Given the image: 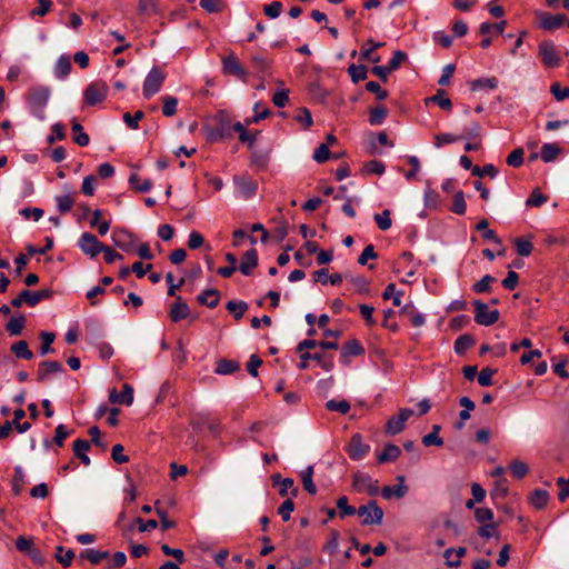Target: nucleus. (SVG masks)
Listing matches in <instances>:
<instances>
[{"mask_svg": "<svg viewBox=\"0 0 569 569\" xmlns=\"http://www.w3.org/2000/svg\"><path fill=\"white\" fill-rule=\"evenodd\" d=\"M51 91L46 86L31 87L26 96L29 110L39 120L44 119V109L48 106Z\"/></svg>", "mask_w": 569, "mask_h": 569, "instance_id": "nucleus-1", "label": "nucleus"}, {"mask_svg": "<svg viewBox=\"0 0 569 569\" xmlns=\"http://www.w3.org/2000/svg\"><path fill=\"white\" fill-rule=\"evenodd\" d=\"M109 92L108 84L102 80L90 82L83 91V101L87 106L93 107L106 100Z\"/></svg>", "mask_w": 569, "mask_h": 569, "instance_id": "nucleus-2", "label": "nucleus"}, {"mask_svg": "<svg viewBox=\"0 0 569 569\" xmlns=\"http://www.w3.org/2000/svg\"><path fill=\"white\" fill-rule=\"evenodd\" d=\"M53 295L51 289H41L38 291L22 290L18 297L11 300V306L19 308L26 302L30 307H36L40 301L50 299Z\"/></svg>", "mask_w": 569, "mask_h": 569, "instance_id": "nucleus-3", "label": "nucleus"}, {"mask_svg": "<svg viewBox=\"0 0 569 569\" xmlns=\"http://www.w3.org/2000/svg\"><path fill=\"white\" fill-rule=\"evenodd\" d=\"M232 136V123L227 112L221 111L216 117V124L209 130L211 141H221Z\"/></svg>", "mask_w": 569, "mask_h": 569, "instance_id": "nucleus-4", "label": "nucleus"}, {"mask_svg": "<svg viewBox=\"0 0 569 569\" xmlns=\"http://www.w3.org/2000/svg\"><path fill=\"white\" fill-rule=\"evenodd\" d=\"M164 72L160 68L153 67L144 78L142 86L143 97L146 99H150L158 93L164 82Z\"/></svg>", "mask_w": 569, "mask_h": 569, "instance_id": "nucleus-5", "label": "nucleus"}, {"mask_svg": "<svg viewBox=\"0 0 569 569\" xmlns=\"http://www.w3.org/2000/svg\"><path fill=\"white\" fill-rule=\"evenodd\" d=\"M113 244L126 253L136 252L138 238L126 229H114L111 233Z\"/></svg>", "mask_w": 569, "mask_h": 569, "instance_id": "nucleus-6", "label": "nucleus"}, {"mask_svg": "<svg viewBox=\"0 0 569 569\" xmlns=\"http://www.w3.org/2000/svg\"><path fill=\"white\" fill-rule=\"evenodd\" d=\"M104 246L106 244L99 241L98 238L90 232H83L78 240V247L80 250L91 259L101 253L102 250H104Z\"/></svg>", "mask_w": 569, "mask_h": 569, "instance_id": "nucleus-7", "label": "nucleus"}, {"mask_svg": "<svg viewBox=\"0 0 569 569\" xmlns=\"http://www.w3.org/2000/svg\"><path fill=\"white\" fill-rule=\"evenodd\" d=\"M473 306L475 321L478 325L489 327L498 321L500 313L497 309L490 310L488 305L480 300H475Z\"/></svg>", "mask_w": 569, "mask_h": 569, "instance_id": "nucleus-8", "label": "nucleus"}, {"mask_svg": "<svg viewBox=\"0 0 569 569\" xmlns=\"http://www.w3.org/2000/svg\"><path fill=\"white\" fill-rule=\"evenodd\" d=\"M221 64L222 72L224 74L236 77L242 81H247L248 72L241 66L234 52H230L229 54L222 57Z\"/></svg>", "mask_w": 569, "mask_h": 569, "instance_id": "nucleus-9", "label": "nucleus"}, {"mask_svg": "<svg viewBox=\"0 0 569 569\" xmlns=\"http://www.w3.org/2000/svg\"><path fill=\"white\" fill-rule=\"evenodd\" d=\"M357 513L362 517V525H380L383 518V510L376 501H369L367 505L360 506Z\"/></svg>", "mask_w": 569, "mask_h": 569, "instance_id": "nucleus-10", "label": "nucleus"}, {"mask_svg": "<svg viewBox=\"0 0 569 569\" xmlns=\"http://www.w3.org/2000/svg\"><path fill=\"white\" fill-rule=\"evenodd\" d=\"M233 183L237 196L244 200L252 198L258 190L257 181L248 174L234 176Z\"/></svg>", "mask_w": 569, "mask_h": 569, "instance_id": "nucleus-11", "label": "nucleus"}, {"mask_svg": "<svg viewBox=\"0 0 569 569\" xmlns=\"http://www.w3.org/2000/svg\"><path fill=\"white\" fill-rule=\"evenodd\" d=\"M413 415L411 409L405 408L397 416H392L386 423L385 431L389 436H396L405 429L406 421Z\"/></svg>", "mask_w": 569, "mask_h": 569, "instance_id": "nucleus-12", "label": "nucleus"}, {"mask_svg": "<svg viewBox=\"0 0 569 569\" xmlns=\"http://www.w3.org/2000/svg\"><path fill=\"white\" fill-rule=\"evenodd\" d=\"M369 451L370 446L363 442L362 437L359 433H355L346 447V452L349 458L356 461L365 458Z\"/></svg>", "mask_w": 569, "mask_h": 569, "instance_id": "nucleus-13", "label": "nucleus"}, {"mask_svg": "<svg viewBox=\"0 0 569 569\" xmlns=\"http://www.w3.org/2000/svg\"><path fill=\"white\" fill-rule=\"evenodd\" d=\"M538 49L545 66L555 68L560 64V58L557 53L556 46L551 40L541 41Z\"/></svg>", "mask_w": 569, "mask_h": 569, "instance_id": "nucleus-14", "label": "nucleus"}, {"mask_svg": "<svg viewBox=\"0 0 569 569\" xmlns=\"http://www.w3.org/2000/svg\"><path fill=\"white\" fill-rule=\"evenodd\" d=\"M536 16L539 18V27L546 31L557 30L566 22V16L563 13L551 14L538 11Z\"/></svg>", "mask_w": 569, "mask_h": 569, "instance_id": "nucleus-15", "label": "nucleus"}, {"mask_svg": "<svg viewBox=\"0 0 569 569\" xmlns=\"http://www.w3.org/2000/svg\"><path fill=\"white\" fill-rule=\"evenodd\" d=\"M352 487L356 491H365L370 496H375L378 492V488L373 485L371 477L366 473H356L352 479Z\"/></svg>", "mask_w": 569, "mask_h": 569, "instance_id": "nucleus-16", "label": "nucleus"}, {"mask_svg": "<svg viewBox=\"0 0 569 569\" xmlns=\"http://www.w3.org/2000/svg\"><path fill=\"white\" fill-rule=\"evenodd\" d=\"M300 358H301V361L298 365V367L301 370H305L307 368V363H305V361H303L305 359L316 360L319 363V366L326 371H330L333 368V357L332 356L327 357L321 353L305 352L301 355Z\"/></svg>", "mask_w": 569, "mask_h": 569, "instance_id": "nucleus-17", "label": "nucleus"}, {"mask_svg": "<svg viewBox=\"0 0 569 569\" xmlns=\"http://www.w3.org/2000/svg\"><path fill=\"white\" fill-rule=\"evenodd\" d=\"M109 401L111 403H124L131 406L133 402V388L129 383H124L122 391L117 392V389H112L109 393Z\"/></svg>", "mask_w": 569, "mask_h": 569, "instance_id": "nucleus-18", "label": "nucleus"}, {"mask_svg": "<svg viewBox=\"0 0 569 569\" xmlns=\"http://www.w3.org/2000/svg\"><path fill=\"white\" fill-rule=\"evenodd\" d=\"M397 481L398 483L395 486H386L382 488V497L385 499H390L391 497L400 499L406 496L408 487L405 485V476H398Z\"/></svg>", "mask_w": 569, "mask_h": 569, "instance_id": "nucleus-19", "label": "nucleus"}, {"mask_svg": "<svg viewBox=\"0 0 569 569\" xmlns=\"http://www.w3.org/2000/svg\"><path fill=\"white\" fill-rule=\"evenodd\" d=\"M63 371V367L58 361L46 360L39 363L38 381L43 382L50 375Z\"/></svg>", "mask_w": 569, "mask_h": 569, "instance_id": "nucleus-20", "label": "nucleus"}, {"mask_svg": "<svg viewBox=\"0 0 569 569\" xmlns=\"http://www.w3.org/2000/svg\"><path fill=\"white\" fill-rule=\"evenodd\" d=\"M258 266V253L256 249H250L241 258L239 270L244 276H250Z\"/></svg>", "mask_w": 569, "mask_h": 569, "instance_id": "nucleus-21", "label": "nucleus"}, {"mask_svg": "<svg viewBox=\"0 0 569 569\" xmlns=\"http://www.w3.org/2000/svg\"><path fill=\"white\" fill-rule=\"evenodd\" d=\"M190 315V309L186 302L182 301L181 297L172 303L169 316L173 322L187 319Z\"/></svg>", "mask_w": 569, "mask_h": 569, "instance_id": "nucleus-22", "label": "nucleus"}, {"mask_svg": "<svg viewBox=\"0 0 569 569\" xmlns=\"http://www.w3.org/2000/svg\"><path fill=\"white\" fill-rule=\"evenodd\" d=\"M71 59L68 54H61L54 64V77L59 80H64L71 71Z\"/></svg>", "mask_w": 569, "mask_h": 569, "instance_id": "nucleus-23", "label": "nucleus"}, {"mask_svg": "<svg viewBox=\"0 0 569 569\" xmlns=\"http://www.w3.org/2000/svg\"><path fill=\"white\" fill-rule=\"evenodd\" d=\"M363 353H365V348L362 347V345L358 340L352 339L345 343V346L342 347L340 357H341L342 361H348L349 357H358Z\"/></svg>", "mask_w": 569, "mask_h": 569, "instance_id": "nucleus-24", "label": "nucleus"}, {"mask_svg": "<svg viewBox=\"0 0 569 569\" xmlns=\"http://www.w3.org/2000/svg\"><path fill=\"white\" fill-rule=\"evenodd\" d=\"M197 301L213 309L219 305L220 292L217 289H206L197 297Z\"/></svg>", "mask_w": 569, "mask_h": 569, "instance_id": "nucleus-25", "label": "nucleus"}, {"mask_svg": "<svg viewBox=\"0 0 569 569\" xmlns=\"http://www.w3.org/2000/svg\"><path fill=\"white\" fill-rule=\"evenodd\" d=\"M400 455L401 450L398 446L388 443L385 446L383 450L377 455V461L379 463L392 462L396 461Z\"/></svg>", "mask_w": 569, "mask_h": 569, "instance_id": "nucleus-26", "label": "nucleus"}, {"mask_svg": "<svg viewBox=\"0 0 569 569\" xmlns=\"http://www.w3.org/2000/svg\"><path fill=\"white\" fill-rule=\"evenodd\" d=\"M467 549L465 547H459L457 549L449 548L443 552V557L446 559L447 566L451 568H457L461 563V558L466 555Z\"/></svg>", "mask_w": 569, "mask_h": 569, "instance_id": "nucleus-27", "label": "nucleus"}, {"mask_svg": "<svg viewBox=\"0 0 569 569\" xmlns=\"http://www.w3.org/2000/svg\"><path fill=\"white\" fill-rule=\"evenodd\" d=\"M80 559H86L92 565H99L102 560L109 559V551H101L93 548H87L79 555Z\"/></svg>", "mask_w": 569, "mask_h": 569, "instance_id": "nucleus-28", "label": "nucleus"}, {"mask_svg": "<svg viewBox=\"0 0 569 569\" xmlns=\"http://www.w3.org/2000/svg\"><path fill=\"white\" fill-rule=\"evenodd\" d=\"M499 81L496 77L479 78L470 82L471 91L495 90L498 88Z\"/></svg>", "mask_w": 569, "mask_h": 569, "instance_id": "nucleus-29", "label": "nucleus"}, {"mask_svg": "<svg viewBox=\"0 0 569 569\" xmlns=\"http://www.w3.org/2000/svg\"><path fill=\"white\" fill-rule=\"evenodd\" d=\"M343 278L340 273L328 274V270L322 268L315 272V281L327 284L330 282L332 286H338L342 282Z\"/></svg>", "mask_w": 569, "mask_h": 569, "instance_id": "nucleus-30", "label": "nucleus"}, {"mask_svg": "<svg viewBox=\"0 0 569 569\" xmlns=\"http://www.w3.org/2000/svg\"><path fill=\"white\" fill-rule=\"evenodd\" d=\"M89 448L90 443L87 440L77 439L73 442V452L76 457L79 458L84 466L90 465V458L87 456V451L89 450Z\"/></svg>", "mask_w": 569, "mask_h": 569, "instance_id": "nucleus-31", "label": "nucleus"}, {"mask_svg": "<svg viewBox=\"0 0 569 569\" xmlns=\"http://www.w3.org/2000/svg\"><path fill=\"white\" fill-rule=\"evenodd\" d=\"M10 349L11 352L14 353V356L19 359L30 360L33 358V353L24 340L12 343Z\"/></svg>", "mask_w": 569, "mask_h": 569, "instance_id": "nucleus-32", "label": "nucleus"}, {"mask_svg": "<svg viewBox=\"0 0 569 569\" xmlns=\"http://www.w3.org/2000/svg\"><path fill=\"white\" fill-rule=\"evenodd\" d=\"M129 183L131 188L138 192H148L152 188V181L150 179H141L137 173H132L129 177Z\"/></svg>", "mask_w": 569, "mask_h": 569, "instance_id": "nucleus-33", "label": "nucleus"}, {"mask_svg": "<svg viewBox=\"0 0 569 569\" xmlns=\"http://www.w3.org/2000/svg\"><path fill=\"white\" fill-rule=\"evenodd\" d=\"M561 149L556 143H545L540 149V158L543 162H552L556 160Z\"/></svg>", "mask_w": 569, "mask_h": 569, "instance_id": "nucleus-34", "label": "nucleus"}, {"mask_svg": "<svg viewBox=\"0 0 569 569\" xmlns=\"http://www.w3.org/2000/svg\"><path fill=\"white\" fill-rule=\"evenodd\" d=\"M72 132H73V141L80 146L86 147L90 142L89 136L83 131V127L76 120H72Z\"/></svg>", "mask_w": 569, "mask_h": 569, "instance_id": "nucleus-35", "label": "nucleus"}, {"mask_svg": "<svg viewBox=\"0 0 569 569\" xmlns=\"http://www.w3.org/2000/svg\"><path fill=\"white\" fill-rule=\"evenodd\" d=\"M26 323V318L20 315L18 317H12L8 323L6 325V329L10 336H19L21 335Z\"/></svg>", "mask_w": 569, "mask_h": 569, "instance_id": "nucleus-36", "label": "nucleus"}, {"mask_svg": "<svg viewBox=\"0 0 569 569\" xmlns=\"http://www.w3.org/2000/svg\"><path fill=\"white\" fill-rule=\"evenodd\" d=\"M313 477V467L309 466L301 472V481L303 489L308 491L310 495H316L317 487L312 480Z\"/></svg>", "mask_w": 569, "mask_h": 569, "instance_id": "nucleus-37", "label": "nucleus"}, {"mask_svg": "<svg viewBox=\"0 0 569 569\" xmlns=\"http://www.w3.org/2000/svg\"><path fill=\"white\" fill-rule=\"evenodd\" d=\"M549 501V493L546 490L536 489L530 496L531 505L537 509H542Z\"/></svg>", "mask_w": 569, "mask_h": 569, "instance_id": "nucleus-38", "label": "nucleus"}, {"mask_svg": "<svg viewBox=\"0 0 569 569\" xmlns=\"http://www.w3.org/2000/svg\"><path fill=\"white\" fill-rule=\"evenodd\" d=\"M239 369V365L236 361L221 359L217 362L214 372L218 375H231Z\"/></svg>", "mask_w": 569, "mask_h": 569, "instance_id": "nucleus-39", "label": "nucleus"}, {"mask_svg": "<svg viewBox=\"0 0 569 569\" xmlns=\"http://www.w3.org/2000/svg\"><path fill=\"white\" fill-rule=\"evenodd\" d=\"M337 508L339 509V516L341 519L357 513V509L349 505L347 496H341L338 498Z\"/></svg>", "mask_w": 569, "mask_h": 569, "instance_id": "nucleus-40", "label": "nucleus"}, {"mask_svg": "<svg viewBox=\"0 0 569 569\" xmlns=\"http://www.w3.org/2000/svg\"><path fill=\"white\" fill-rule=\"evenodd\" d=\"M496 281V278L491 274L483 276L479 281L472 284V290L476 293H485L491 291V284Z\"/></svg>", "mask_w": 569, "mask_h": 569, "instance_id": "nucleus-41", "label": "nucleus"}, {"mask_svg": "<svg viewBox=\"0 0 569 569\" xmlns=\"http://www.w3.org/2000/svg\"><path fill=\"white\" fill-rule=\"evenodd\" d=\"M227 310L231 312L236 320H240L248 309V305L244 301H228L226 306Z\"/></svg>", "mask_w": 569, "mask_h": 569, "instance_id": "nucleus-42", "label": "nucleus"}, {"mask_svg": "<svg viewBox=\"0 0 569 569\" xmlns=\"http://www.w3.org/2000/svg\"><path fill=\"white\" fill-rule=\"evenodd\" d=\"M387 114L388 110L382 106L371 108L369 111V123L371 126L381 124L385 121Z\"/></svg>", "mask_w": 569, "mask_h": 569, "instance_id": "nucleus-43", "label": "nucleus"}, {"mask_svg": "<svg viewBox=\"0 0 569 569\" xmlns=\"http://www.w3.org/2000/svg\"><path fill=\"white\" fill-rule=\"evenodd\" d=\"M54 338H56V335L53 332H48V331L40 332V339H41L40 355L41 356H46L49 352H53L51 345L53 343Z\"/></svg>", "mask_w": 569, "mask_h": 569, "instance_id": "nucleus-44", "label": "nucleus"}, {"mask_svg": "<svg viewBox=\"0 0 569 569\" xmlns=\"http://www.w3.org/2000/svg\"><path fill=\"white\" fill-rule=\"evenodd\" d=\"M506 26H507V21H505V20L497 22V23L482 22L480 24L479 31L482 36H486L490 32L501 34V33H503Z\"/></svg>", "mask_w": 569, "mask_h": 569, "instance_id": "nucleus-45", "label": "nucleus"}, {"mask_svg": "<svg viewBox=\"0 0 569 569\" xmlns=\"http://www.w3.org/2000/svg\"><path fill=\"white\" fill-rule=\"evenodd\" d=\"M382 46V42H375L373 40H368L361 51L362 59L371 60L372 62H378L380 60V57L377 56L373 58L372 53L376 49Z\"/></svg>", "mask_w": 569, "mask_h": 569, "instance_id": "nucleus-46", "label": "nucleus"}, {"mask_svg": "<svg viewBox=\"0 0 569 569\" xmlns=\"http://www.w3.org/2000/svg\"><path fill=\"white\" fill-rule=\"evenodd\" d=\"M513 244L517 253L521 257L530 256L533 249L532 242L525 238H516Z\"/></svg>", "mask_w": 569, "mask_h": 569, "instance_id": "nucleus-47", "label": "nucleus"}, {"mask_svg": "<svg viewBox=\"0 0 569 569\" xmlns=\"http://www.w3.org/2000/svg\"><path fill=\"white\" fill-rule=\"evenodd\" d=\"M56 558L63 567H69L74 558V552L71 549L66 550L62 546L56 548Z\"/></svg>", "mask_w": 569, "mask_h": 569, "instance_id": "nucleus-48", "label": "nucleus"}, {"mask_svg": "<svg viewBox=\"0 0 569 569\" xmlns=\"http://www.w3.org/2000/svg\"><path fill=\"white\" fill-rule=\"evenodd\" d=\"M475 343L470 335L459 336L455 341V351L458 355L465 353Z\"/></svg>", "mask_w": 569, "mask_h": 569, "instance_id": "nucleus-49", "label": "nucleus"}, {"mask_svg": "<svg viewBox=\"0 0 569 569\" xmlns=\"http://www.w3.org/2000/svg\"><path fill=\"white\" fill-rule=\"evenodd\" d=\"M348 73L352 80V82L358 83L367 78V67L363 64H351L348 68Z\"/></svg>", "mask_w": 569, "mask_h": 569, "instance_id": "nucleus-50", "label": "nucleus"}, {"mask_svg": "<svg viewBox=\"0 0 569 569\" xmlns=\"http://www.w3.org/2000/svg\"><path fill=\"white\" fill-rule=\"evenodd\" d=\"M430 101L437 103L443 110H450L452 107L451 100L445 96L443 90H438V92L435 96L426 99V103Z\"/></svg>", "mask_w": 569, "mask_h": 569, "instance_id": "nucleus-51", "label": "nucleus"}, {"mask_svg": "<svg viewBox=\"0 0 569 569\" xmlns=\"http://www.w3.org/2000/svg\"><path fill=\"white\" fill-rule=\"evenodd\" d=\"M226 260L230 263V267H220L217 272L222 278H230L237 270V257L233 253H226Z\"/></svg>", "mask_w": 569, "mask_h": 569, "instance_id": "nucleus-52", "label": "nucleus"}, {"mask_svg": "<svg viewBox=\"0 0 569 569\" xmlns=\"http://www.w3.org/2000/svg\"><path fill=\"white\" fill-rule=\"evenodd\" d=\"M253 111H254L253 117H251V118H247V119L244 120V122H246V124H247V126H250V124H252V123H258L259 121H261V120H263V119H266V118H268V117L270 116V110H269V108H262V109L260 110V102H257V103L254 104V107H253Z\"/></svg>", "mask_w": 569, "mask_h": 569, "instance_id": "nucleus-53", "label": "nucleus"}, {"mask_svg": "<svg viewBox=\"0 0 569 569\" xmlns=\"http://www.w3.org/2000/svg\"><path fill=\"white\" fill-rule=\"evenodd\" d=\"M466 209H467V203H466V200H465L463 191L459 190L453 196V201H452L451 210L456 214H460L461 216V214L466 213Z\"/></svg>", "mask_w": 569, "mask_h": 569, "instance_id": "nucleus-54", "label": "nucleus"}, {"mask_svg": "<svg viewBox=\"0 0 569 569\" xmlns=\"http://www.w3.org/2000/svg\"><path fill=\"white\" fill-rule=\"evenodd\" d=\"M162 113L166 117H172L177 112L178 99L176 97L166 96L162 98Z\"/></svg>", "mask_w": 569, "mask_h": 569, "instance_id": "nucleus-55", "label": "nucleus"}, {"mask_svg": "<svg viewBox=\"0 0 569 569\" xmlns=\"http://www.w3.org/2000/svg\"><path fill=\"white\" fill-rule=\"evenodd\" d=\"M326 408L329 411H337L339 413L346 415L350 411V403L347 400L337 401L335 399H331L327 401Z\"/></svg>", "mask_w": 569, "mask_h": 569, "instance_id": "nucleus-56", "label": "nucleus"}, {"mask_svg": "<svg viewBox=\"0 0 569 569\" xmlns=\"http://www.w3.org/2000/svg\"><path fill=\"white\" fill-rule=\"evenodd\" d=\"M58 210L61 213H67L71 210L74 200L71 194H60L56 197Z\"/></svg>", "mask_w": 569, "mask_h": 569, "instance_id": "nucleus-57", "label": "nucleus"}, {"mask_svg": "<svg viewBox=\"0 0 569 569\" xmlns=\"http://www.w3.org/2000/svg\"><path fill=\"white\" fill-rule=\"evenodd\" d=\"M378 228L382 231L388 230L391 224L390 210L385 209L381 213H376L373 217Z\"/></svg>", "mask_w": 569, "mask_h": 569, "instance_id": "nucleus-58", "label": "nucleus"}, {"mask_svg": "<svg viewBox=\"0 0 569 569\" xmlns=\"http://www.w3.org/2000/svg\"><path fill=\"white\" fill-rule=\"evenodd\" d=\"M144 117L143 111L138 110L131 116L129 112L123 113L122 119L124 123L132 130H137L139 128V121Z\"/></svg>", "mask_w": 569, "mask_h": 569, "instance_id": "nucleus-59", "label": "nucleus"}, {"mask_svg": "<svg viewBox=\"0 0 569 569\" xmlns=\"http://www.w3.org/2000/svg\"><path fill=\"white\" fill-rule=\"evenodd\" d=\"M523 154L525 152L521 148L515 149L508 154L506 159L507 164L513 168L521 167L523 163Z\"/></svg>", "mask_w": 569, "mask_h": 569, "instance_id": "nucleus-60", "label": "nucleus"}, {"mask_svg": "<svg viewBox=\"0 0 569 569\" xmlns=\"http://www.w3.org/2000/svg\"><path fill=\"white\" fill-rule=\"evenodd\" d=\"M491 498H505L508 495V482L507 479L501 478L495 482V488L491 491Z\"/></svg>", "mask_w": 569, "mask_h": 569, "instance_id": "nucleus-61", "label": "nucleus"}, {"mask_svg": "<svg viewBox=\"0 0 569 569\" xmlns=\"http://www.w3.org/2000/svg\"><path fill=\"white\" fill-rule=\"evenodd\" d=\"M459 140V137L452 133H438L433 137V146L436 148H442L446 144L453 143Z\"/></svg>", "mask_w": 569, "mask_h": 569, "instance_id": "nucleus-62", "label": "nucleus"}, {"mask_svg": "<svg viewBox=\"0 0 569 569\" xmlns=\"http://www.w3.org/2000/svg\"><path fill=\"white\" fill-rule=\"evenodd\" d=\"M295 510V502L292 499L284 500L280 507L278 508V515L282 518V520L289 521L291 518V512Z\"/></svg>", "mask_w": 569, "mask_h": 569, "instance_id": "nucleus-63", "label": "nucleus"}, {"mask_svg": "<svg viewBox=\"0 0 569 569\" xmlns=\"http://www.w3.org/2000/svg\"><path fill=\"white\" fill-rule=\"evenodd\" d=\"M509 469H510L512 476L517 479H521L528 473L527 465L519 460H513L510 463Z\"/></svg>", "mask_w": 569, "mask_h": 569, "instance_id": "nucleus-64", "label": "nucleus"}]
</instances>
